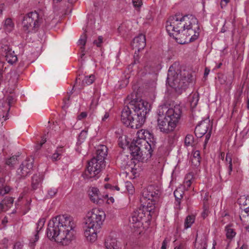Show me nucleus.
Returning a JSON list of instances; mask_svg holds the SVG:
<instances>
[{"mask_svg":"<svg viewBox=\"0 0 249 249\" xmlns=\"http://www.w3.org/2000/svg\"><path fill=\"white\" fill-rule=\"evenodd\" d=\"M85 80V85H89L92 84L94 82L93 79H84Z\"/></svg>","mask_w":249,"mask_h":249,"instance_id":"nucleus-52","label":"nucleus"},{"mask_svg":"<svg viewBox=\"0 0 249 249\" xmlns=\"http://www.w3.org/2000/svg\"><path fill=\"white\" fill-rule=\"evenodd\" d=\"M103 38L102 36H98L97 40H94L93 44L96 45L98 47H100L103 42Z\"/></svg>","mask_w":249,"mask_h":249,"instance_id":"nucleus-43","label":"nucleus"},{"mask_svg":"<svg viewBox=\"0 0 249 249\" xmlns=\"http://www.w3.org/2000/svg\"><path fill=\"white\" fill-rule=\"evenodd\" d=\"M42 20V18H39L36 12H30L23 18L22 23L23 29L27 33L36 32L38 29Z\"/></svg>","mask_w":249,"mask_h":249,"instance_id":"nucleus-8","label":"nucleus"},{"mask_svg":"<svg viewBox=\"0 0 249 249\" xmlns=\"http://www.w3.org/2000/svg\"><path fill=\"white\" fill-rule=\"evenodd\" d=\"M43 176L40 173L35 174L32 177L31 186L33 190H35L41 185Z\"/></svg>","mask_w":249,"mask_h":249,"instance_id":"nucleus-19","label":"nucleus"},{"mask_svg":"<svg viewBox=\"0 0 249 249\" xmlns=\"http://www.w3.org/2000/svg\"><path fill=\"white\" fill-rule=\"evenodd\" d=\"M144 208V206L142 209L140 208L137 210L132 213L131 217L129 219L132 227L139 228L142 226V220L145 216Z\"/></svg>","mask_w":249,"mask_h":249,"instance_id":"nucleus-11","label":"nucleus"},{"mask_svg":"<svg viewBox=\"0 0 249 249\" xmlns=\"http://www.w3.org/2000/svg\"><path fill=\"white\" fill-rule=\"evenodd\" d=\"M152 187L148 188L146 190L144 191L142 193L143 200H152Z\"/></svg>","mask_w":249,"mask_h":249,"instance_id":"nucleus-24","label":"nucleus"},{"mask_svg":"<svg viewBox=\"0 0 249 249\" xmlns=\"http://www.w3.org/2000/svg\"><path fill=\"white\" fill-rule=\"evenodd\" d=\"M6 101L7 102L9 108L7 110V112L5 116H3L2 118H4V120L6 121L7 119H8V112L10 110V107L12 106V105L15 103V99L14 98L13 96L11 95H8L6 98Z\"/></svg>","mask_w":249,"mask_h":249,"instance_id":"nucleus-25","label":"nucleus"},{"mask_svg":"<svg viewBox=\"0 0 249 249\" xmlns=\"http://www.w3.org/2000/svg\"><path fill=\"white\" fill-rule=\"evenodd\" d=\"M225 160L228 164H229L230 163H232V159L230 153H228L227 154Z\"/></svg>","mask_w":249,"mask_h":249,"instance_id":"nucleus-48","label":"nucleus"},{"mask_svg":"<svg viewBox=\"0 0 249 249\" xmlns=\"http://www.w3.org/2000/svg\"><path fill=\"white\" fill-rule=\"evenodd\" d=\"M199 238L198 237L197 235H196V244L195 246L196 245L197 243H199V244L201 246V249H206L207 245V239L206 237L204 235L201 236L200 241H198Z\"/></svg>","mask_w":249,"mask_h":249,"instance_id":"nucleus-26","label":"nucleus"},{"mask_svg":"<svg viewBox=\"0 0 249 249\" xmlns=\"http://www.w3.org/2000/svg\"><path fill=\"white\" fill-rule=\"evenodd\" d=\"M11 190V188L9 186L4 185L2 187H0V196H3L5 194L9 193Z\"/></svg>","mask_w":249,"mask_h":249,"instance_id":"nucleus-38","label":"nucleus"},{"mask_svg":"<svg viewBox=\"0 0 249 249\" xmlns=\"http://www.w3.org/2000/svg\"><path fill=\"white\" fill-rule=\"evenodd\" d=\"M232 170V164L230 163L228 165L229 175H230Z\"/></svg>","mask_w":249,"mask_h":249,"instance_id":"nucleus-61","label":"nucleus"},{"mask_svg":"<svg viewBox=\"0 0 249 249\" xmlns=\"http://www.w3.org/2000/svg\"><path fill=\"white\" fill-rule=\"evenodd\" d=\"M168 243V240L165 238L162 243L161 249H166Z\"/></svg>","mask_w":249,"mask_h":249,"instance_id":"nucleus-53","label":"nucleus"},{"mask_svg":"<svg viewBox=\"0 0 249 249\" xmlns=\"http://www.w3.org/2000/svg\"><path fill=\"white\" fill-rule=\"evenodd\" d=\"M87 132L88 131L87 130H85L82 131L79 135V137H80L81 138L85 137L86 135H87Z\"/></svg>","mask_w":249,"mask_h":249,"instance_id":"nucleus-59","label":"nucleus"},{"mask_svg":"<svg viewBox=\"0 0 249 249\" xmlns=\"http://www.w3.org/2000/svg\"><path fill=\"white\" fill-rule=\"evenodd\" d=\"M82 79H75V83L73 86L72 90H73L74 88H77L79 85V81H81Z\"/></svg>","mask_w":249,"mask_h":249,"instance_id":"nucleus-56","label":"nucleus"},{"mask_svg":"<svg viewBox=\"0 0 249 249\" xmlns=\"http://www.w3.org/2000/svg\"><path fill=\"white\" fill-rule=\"evenodd\" d=\"M195 217L194 215H188L184 222V228L185 229H187L190 227H191L192 224H193L195 222Z\"/></svg>","mask_w":249,"mask_h":249,"instance_id":"nucleus-31","label":"nucleus"},{"mask_svg":"<svg viewBox=\"0 0 249 249\" xmlns=\"http://www.w3.org/2000/svg\"><path fill=\"white\" fill-rule=\"evenodd\" d=\"M63 152L62 147L58 148L56 152L53 155L52 158L53 160H57L59 159V157L61 155V153Z\"/></svg>","mask_w":249,"mask_h":249,"instance_id":"nucleus-37","label":"nucleus"},{"mask_svg":"<svg viewBox=\"0 0 249 249\" xmlns=\"http://www.w3.org/2000/svg\"><path fill=\"white\" fill-rule=\"evenodd\" d=\"M191 184H192V182H191V180H188L184 182V185L185 187L188 188L191 186Z\"/></svg>","mask_w":249,"mask_h":249,"instance_id":"nucleus-57","label":"nucleus"},{"mask_svg":"<svg viewBox=\"0 0 249 249\" xmlns=\"http://www.w3.org/2000/svg\"><path fill=\"white\" fill-rule=\"evenodd\" d=\"M5 58L8 63L13 64L16 62L18 60V57L16 54H15L14 52L12 51L11 49L7 48V49H5Z\"/></svg>","mask_w":249,"mask_h":249,"instance_id":"nucleus-20","label":"nucleus"},{"mask_svg":"<svg viewBox=\"0 0 249 249\" xmlns=\"http://www.w3.org/2000/svg\"><path fill=\"white\" fill-rule=\"evenodd\" d=\"M227 29H228V28L226 26V21H225V23H224V25L223 26L222 28H221L220 32L221 33H225L227 31Z\"/></svg>","mask_w":249,"mask_h":249,"instance_id":"nucleus-60","label":"nucleus"},{"mask_svg":"<svg viewBox=\"0 0 249 249\" xmlns=\"http://www.w3.org/2000/svg\"><path fill=\"white\" fill-rule=\"evenodd\" d=\"M191 81V79H166V84L180 94L189 88Z\"/></svg>","mask_w":249,"mask_h":249,"instance_id":"nucleus-9","label":"nucleus"},{"mask_svg":"<svg viewBox=\"0 0 249 249\" xmlns=\"http://www.w3.org/2000/svg\"><path fill=\"white\" fill-rule=\"evenodd\" d=\"M141 83V81L139 79H135L132 81L133 92L131 95L132 100L130 101V107L134 114L130 127L133 129H138L142 127L145 121L146 115L150 111L149 103L139 97L138 90Z\"/></svg>","mask_w":249,"mask_h":249,"instance_id":"nucleus-2","label":"nucleus"},{"mask_svg":"<svg viewBox=\"0 0 249 249\" xmlns=\"http://www.w3.org/2000/svg\"><path fill=\"white\" fill-rule=\"evenodd\" d=\"M8 218L6 216H5L2 220L1 223L4 226V227H5L6 226V224L8 223Z\"/></svg>","mask_w":249,"mask_h":249,"instance_id":"nucleus-58","label":"nucleus"},{"mask_svg":"<svg viewBox=\"0 0 249 249\" xmlns=\"http://www.w3.org/2000/svg\"><path fill=\"white\" fill-rule=\"evenodd\" d=\"M146 45L145 36L143 34H140L138 36L135 37L131 43V46L133 49L137 50L139 52L142 50Z\"/></svg>","mask_w":249,"mask_h":249,"instance_id":"nucleus-15","label":"nucleus"},{"mask_svg":"<svg viewBox=\"0 0 249 249\" xmlns=\"http://www.w3.org/2000/svg\"><path fill=\"white\" fill-rule=\"evenodd\" d=\"M137 51V50H135V52L134 54V62L132 63L130 65H129V68L131 67L132 65H133L134 64H137V63L139 62V60L140 57L138 54L139 52L137 53L136 52Z\"/></svg>","mask_w":249,"mask_h":249,"instance_id":"nucleus-42","label":"nucleus"},{"mask_svg":"<svg viewBox=\"0 0 249 249\" xmlns=\"http://www.w3.org/2000/svg\"><path fill=\"white\" fill-rule=\"evenodd\" d=\"M57 189L56 188H50L48 190V196L50 198L54 196L57 193Z\"/></svg>","mask_w":249,"mask_h":249,"instance_id":"nucleus-40","label":"nucleus"},{"mask_svg":"<svg viewBox=\"0 0 249 249\" xmlns=\"http://www.w3.org/2000/svg\"><path fill=\"white\" fill-rule=\"evenodd\" d=\"M87 116V114L86 112H82L77 116V119L80 120L86 118Z\"/></svg>","mask_w":249,"mask_h":249,"instance_id":"nucleus-50","label":"nucleus"},{"mask_svg":"<svg viewBox=\"0 0 249 249\" xmlns=\"http://www.w3.org/2000/svg\"><path fill=\"white\" fill-rule=\"evenodd\" d=\"M89 195L90 200L95 203H100V201H102L99 189L95 187H92L89 190Z\"/></svg>","mask_w":249,"mask_h":249,"instance_id":"nucleus-17","label":"nucleus"},{"mask_svg":"<svg viewBox=\"0 0 249 249\" xmlns=\"http://www.w3.org/2000/svg\"><path fill=\"white\" fill-rule=\"evenodd\" d=\"M23 245L20 242H17L14 246L13 249H22Z\"/></svg>","mask_w":249,"mask_h":249,"instance_id":"nucleus-51","label":"nucleus"},{"mask_svg":"<svg viewBox=\"0 0 249 249\" xmlns=\"http://www.w3.org/2000/svg\"><path fill=\"white\" fill-rule=\"evenodd\" d=\"M248 196H240V197L238 199V203L241 205H247V201L248 200Z\"/></svg>","mask_w":249,"mask_h":249,"instance_id":"nucleus-39","label":"nucleus"},{"mask_svg":"<svg viewBox=\"0 0 249 249\" xmlns=\"http://www.w3.org/2000/svg\"><path fill=\"white\" fill-rule=\"evenodd\" d=\"M105 245L107 249H115V248H119L116 238H113L110 236L106 239Z\"/></svg>","mask_w":249,"mask_h":249,"instance_id":"nucleus-21","label":"nucleus"},{"mask_svg":"<svg viewBox=\"0 0 249 249\" xmlns=\"http://www.w3.org/2000/svg\"><path fill=\"white\" fill-rule=\"evenodd\" d=\"M13 202L12 197H5L0 202V212L7 211L13 205Z\"/></svg>","mask_w":249,"mask_h":249,"instance_id":"nucleus-18","label":"nucleus"},{"mask_svg":"<svg viewBox=\"0 0 249 249\" xmlns=\"http://www.w3.org/2000/svg\"><path fill=\"white\" fill-rule=\"evenodd\" d=\"M10 92L12 93L17 87L18 79H9L8 81Z\"/></svg>","mask_w":249,"mask_h":249,"instance_id":"nucleus-33","label":"nucleus"},{"mask_svg":"<svg viewBox=\"0 0 249 249\" xmlns=\"http://www.w3.org/2000/svg\"><path fill=\"white\" fill-rule=\"evenodd\" d=\"M85 80H84V79L83 80H81V81H79V85H78V89H82L84 86H85Z\"/></svg>","mask_w":249,"mask_h":249,"instance_id":"nucleus-54","label":"nucleus"},{"mask_svg":"<svg viewBox=\"0 0 249 249\" xmlns=\"http://www.w3.org/2000/svg\"><path fill=\"white\" fill-rule=\"evenodd\" d=\"M18 155H15L11 157L9 159H7L6 161V165L10 167H14L16 164L18 163Z\"/></svg>","mask_w":249,"mask_h":249,"instance_id":"nucleus-28","label":"nucleus"},{"mask_svg":"<svg viewBox=\"0 0 249 249\" xmlns=\"http://www.w3.org/2000/svg\"><path fill=\"white\" fill-rule=\"evenodd\" d=\"M176 66L175 64H173L170 67L167 78H186L185 71H184V73L182 74L180 69L178 67L176 68Z\"/></svg>","mask_w":249,"mask_h":249,"instance_id":"nucleus-16","label":"nucleus"},{"mask_svg":"<svg viewBox=\"0 0 249 249\" xmlns=\"http://www.w3.org/2000/svg\"><path fill=\"white\" fill-rule=\"evenodd\" d=\"M209 72H210V69H208V68H206L205 69L204 73V77L207 76V75H208Z\"/></svg>","mask_w":249,"mask_h":249,"instance_id":"nucleus-62","label":"nucleus"},{"mask_svg":"<svg viewBox=\"0 0 249 249\" xmlns=\"http://www.w3.org/2000/svg\"><path fill=\"white\" fill-rule=\"evenodd\" d=\"M105 188L106 189H110L111 190H116L117 191H119L120 188L118 186H112L110 184H106L105 185Z\"/></svg>","mask_w":249,"mask_h":249,"instance_id":"nucleus-45","label":"nucleus"},{"mask_svg":"<svg viewBox=\"0 0 249 249\" xmlns=\"http://www.w3.org/2000/svg\"><path fill=\"white\" fill-rule=\"evenodd\" d=\"M158 114L163 119L158 118V124L160 131L168 133L174 130L182 114V107L179 105L169 107L166 105L159 107Z\"/></svg>","mask_w":249,"mask_h":249,"instance_id":"nucleus-4","label":"nucleus"},{"mask_svg":"<svg viewBox=\"0 0 249 249\" xmlns=\"http://www.w3.org/2000/svg\"><path fill=\"white\" fill-rule=\"evenodd\" d=\"M109 117V114L108 112H106L105 114L104 115V117L102 118V121H105Z\"/></svg>","mask_w":249,"mask_h":249,"instance_id":"nucleus-64","label":"nucleus"},{"mask_svg":"<svg viewBox=\"0 0 249 249\" xmlns=\"http://www.w3.org/2000/svg\"><path fill=\"white\" fill-rule=\"evenodd\" d=\"M75 224L72 217L67 215H57L48 225L47 237L50 239L68 245L74 239Z\"/></svg>","mask_w":249,"mask_h":249,"instance_id":"nucleus-1","label":"nucleus"},{"mask_svg":"<svg viewBox=\"0 0 249 249\" xmlns=\"http://www.w3.org/2000/svg\"><path fill=\"white\" fill-rule=\"evenodd\" d=\"M4 27L6 32H10L13 30L14 23L11 18H8L5 20Z\"/></svg>","mask_w":249,"mask_h":249,"instance_id":"nucleus-32","label":"nucleus"},{"mask_svg":"<svg viewBox=\"0 0 249 249\" xmlns=\"http://www.w3.org/2000/svg\"><path fill=\"white\" fill-rule=\"evenodd\" d=\"M70 98V95H69L67 99L63 100L64 106L62 107L63 108L68 107L70 105L69 100Z\"/></svg>","mask_w":249,"mask_h":249,"instance_id":"nucleus-47","label":"nucleus"},{"mask_svg":"<svg viewBox=\"0 0 249 249\" xmlns=\"http://www.w3.org/2000/svg\"><path fill=\"white\" fill-rule=\"evenodd\" d=\"M183 194L184 192L181 188L177 189L174 192L175 199L178 205L180 203V200L183 197Z\"/></svg>","mask_w":249,"mask_h":249,"instance_id":"nucleus-29","label":"nucleus"},{"mask_svg":"<svg viewBox=\"0 0 249 249\" xmlns=\"http://www.w3.org/2000/svg\"><path fill=\"white\" fill-rule=\"evenodd\" d=\"M230 0H221L220 6L222 8L225 7L228 3L230 2Z\"/></svg>","mask_w":249,"mask_h":249,"instance_id":"nucleus-55","label":"nucleus"},{"mask_svg":"<svg viewBox=\"0 0 249 249\" xmlns=\"http://www.w3.org/2000/svg\"><path fill=\"white\" fill-rule=\"evenodd\" d=\"M212 127H211V129L207 132L205 136V140L204 143V147L206 146V144H207L210 137L211 136L212 133Z\"/></svg>","mask_w":249,"mask_h":249,"instance_id":"nucleus-41","label":"nucleus"},{"mask_svg":"<svg viewBox=\"0 0 249 249\" xmlns=\"http://www.w3.org/2000/svg\"><path fill=\"white\" fill-rule=\"evenodd\" d=\"M148 133L150 137L149 141L139 138L133 140L129 146L131 155L138 161L143 162L150 159L155 148L156 139L153 134Z\"/></svg>","mask_w":249,"mask_h":249,"instance_id":"nucleus-5","label":"nucleus"},{"mask_svg":"<svg viewBox=\"0 0 249 249\" xmlns=\"http://www.w3.org/2000/svg\"><path fill=\"white\" fill-rule=\"evenodd\" d=\"M149 202H147L146 208L147 212H148L149 214L152 213V211L155 208V201L154 200H148Z\"/></svg>","mask_w":249,"mask_h":249,"instance_id":"nucleus-36","label":"nucleus"},{"mask_svg":"<svg viewBox=\"0 0 249 249\" xmlns=\"http://www.w3.org/2000/svg\"><path fill=\"white\" fill-rule=\"evenodd\" d=\"M45 222V219L44 218H40L36 223V233L35 235L34 242L37 241L39 239L38 233L42 229Z\"/></svg>","mask_w":249,"mask_h":249,"instance_id":"nucleus-22","label":"nucleus"},{"mask_svg":"<svg viewBox=\"0 0 249 249\" xmlns=\"http://www.w3.org/2000/svg\"><path fill=\"white\" fill-rule=\"evenodd\" d=\"M129 79H124L121 81V82H123V84H120L119 87L120 88H123L125 87L129 83Z\"/></svg>","mask_w":249,"mask_h":249,"instance_id":"nucleus-46","label":"nucleus"},{"mask_svg":"<svg viewBox=\"0 0 249 249\" xmlns=\"http://www.w3.org/2000/svg\"><path fill=\"white\" fill-rule=\"evenodd\" d=\"M174 249H188L185 244L181 243L178 246H176Z\"/></svg>","mask_w":249,"mask_h":249,"instance_id":"nucleus-49","label":"nucleus"},{"mask_svg":"<svg viewBox=\"0 0 249 249\" xmlns=\"http://www.w3.org/2000/svg\"><path fill=\"white\" fill-rule=\"evenodd\" d=\"M184 16H187V19H181L175 28L174 33H172V36L180 44L194 41L199 35V33L196 31L199 30L197 18L192 15Z\"/></svg>","mask_w":249,"mask_h":249,"instance_id":"nucleus-3","label":"nucleus"},{"mask_svg":"<svg viewBox=\"0 0 249 249\" xmlns=\"http://www.w3.org/2000/svg\"><path fill=\"white\" fill-rule=\"evenodd\" d=\"M194 142V136L192 134H187L184 140V143L186 146L192 145Z\"/></svg>","mask_w":249,"mask_h":249,"instance_id":"nucleus-35","label":"nucleus"},{"mask_svg":"<svg viewBox=\"0 0 249 249\" xmlns=\"http://www.w3.org/2000/svg\"><path fill=\"white\" fill-rule=\"evenodd\" d=\"M87 40V35L85 33L83 34L80 38L78 40L79 44L83 45V47L81 48L82 52H84L85 50L84 46L86 44Z\"/></svg>","mask_w":249,"mask_h":249,"instance_id":"nucleus-34","label":"nucleus"},{"mask_svg":"<svg viewBox=\"0 0 249 249\" xmlns=\"http://www.w3.org/2000/svg\"><path fill=\"white\" fill-rule=\"evenodd\" d=\"M225 231H226V236L228 239H231L236 234L234 229L231 228V225H227L225 227Z\"/></svg>","mask_w":249,"mask_h":249,"instance_id":"nucleus-27","label":"nucleus"},{"mask_svg":"<svg viewBox=\"0 0 249 249\" xmlns=\"http://www.w3.org/2000/svg\"><path fill=\"white\" fill-rule=\"evenodd\" d=\"M187 19V16H184L182 14L179 13H176L175 15L170 16L166 22V30L169 33L170 36H172V33L171 31L175 30V28L177 26L178 23L181 21V19L183 20L185 19Z\"/></svg>","mask_w":249,"mask_h":249,"instance_id":"nucleus-12","label":"nucleus"},{"mask_svg":"<svg viewBox=\"0 0 249 249\" xmlns=\"http://www.w3.org/2000/svg\"><path fill=\"white\" fill-rule=\"evenodd\" d=\"M212 127V125L210 124L209 120H204L201 121L196 125L195 130V133L197 138H201Z\"/></svg>","mask_w":249,"mask_h":249,"instance_id":"nucleus-14","label":"nucleus"},{"mask_svg":"<svg viewBox=\"0 0 249 249\" xmlns=\"http://www.w3.org/2000/svg\"><path fill=\"white\" fill-rule=\"evenodd\" d=\"M134 6L135 8H139L142 5V0H132Z\"/></svg>","mask_w":249,"mask_h":249,"instance_id":"nucleus-44","label":"nucleus"},{"mask_svg":"<svg viewBox=\"0 0 249 249\" xmlns=\"http://www.w3.org/2000/svg\"><path fill=\"white\" fill-rule=\"evenodd\" d=\"M199 100V95L197 93H195L191 97L190 100V106L192 108H195L197 106Z\"/></svg>","mask_w":249,"mask_h":249,"instance_id":"nucleus-30","label":"nucleus"},{"mask_svg":"<svg viewBox=\"0 0 249 249\" xmlns=\"http://www.w3.org/2000/svg\"><path fill=\"white\" fill-rule=\"evenodd\" d=\"M105 217L104 212L97 209H93L87 213L84 234L88 240L93 242L96 240L97 233L101 228Z\"/></svg>","mask_w":249,"mask_h":249,"instance_id":"nucleus-7","label":"nucleus"},{"mask_svg":"<svg viewBox=\"0 0 249 249\" xmlns=\"http://www.w3.org/2000/svg\"><path fill=\"white\" fill-rule=\"evenodd\" d=\"M158 194L156 193V192H152V200H154V201H155V198H157L158 197Z\"/></svg>","mask_w":249,"mask_h":249,"instance_id":"nucleus-63","label":"nucleus"},{"mask_svg":"<svg viewBox=\"0 0 249 249\" xmlns=\"http://www.w3.org/2000/svg\"><path fill=\"white\" fill-rule=\"evenodd\" d=\"M107 154V148L106 146L101 145L98 147L96 156L88 162L87 169L83 174L84 179L92 181L99 178V173L106 166L105 159Z\"/></svg>","mask_w":249,"mask_h":249,"instance_id":"nucleus-6","label":"nucleus"},{"mask_svg":"<svg viewBox=\"0 0 249 249\" xmlns=\"http://www.w3.org/2000/svg\"><path fill=\"white\" fill-rule=\"evenodd\" d=\"M134 112L130 107V102L129 105L125 107L122 111L121 120L122 122L127 127H130L131 121L133 119Z\"/></svg>","mask_w":249,"mask_h":249,"instance_id":"nucleus-13","label":"nucleus"},{"mask_svg":"<svg viewBox=\"0 0 249 249\" xmlns=\"http://www.w3.org/2000/svg\"><path fill=\"white\" fill-rule=\"evenodd\" d=\"M34 159L32 157L27 158L20 164L17 171L18 178H24L31 173L33 168Z\"/></svg>","mask_w":249,"mask_h":249,"instance_id":"nucleus-10","label":"nucleus"},{"mask_svg":"<svg viewBox=\"0 0 249 249\" xmlns=\"http://www.w3.org/2000/svg\"><path fill=\"white\" fill-rule=\"evenodd\" d=\"M192 163L195 166H198L200 162V152L199 151H195L191 158Z\"/></svg>","mask_w":249,"mask_h":249,"instance_id":"nucleus-23","label":"nucleus"}]
</instances>
